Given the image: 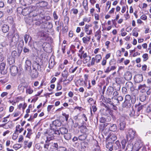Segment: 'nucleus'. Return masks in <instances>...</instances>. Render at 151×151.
Masks as SVG:
<instances>
[{"label": "nucleus", "mask_w": 151, "mask_h": 151, "mask_svg": "<svg viewBox=\"0 0 151 151\" xmlns=\"http://www.w3.org/2000/svg\"><path fill=\"white\" fill-rule=\"evenodd\" d=\"M131 97L130 95H126L125 97V100L126 101H130V100L131 99Z\"/></svg>", "instance_id": "obj_55"}, {"label": "nucleus", "mask_w": 151, "mask_h": 151, "mask_svg": "<svg viewBox=\"0 0 151 151\" xmlns=\"http://www.w3.org/2000/svg\"><path fill=\"white\" fill-rule=\"evenodd\" d=\"M83 48V47L82 46L81 47V48L80 50H79V52H81V54H78V56L80 57V58L81 59H82V55L84 52V51L82 50Z\"/></svg>", "instance_id": "obj_49"}, {"label": "nucleus", "mask_w": 151, "mask_h": 151, "mask_svg": "<svg viewBox=\"0 0 151 151\" xmlns=\"http://www.w3.org/2000/svg\"><path fill=\"white\" fill-rule=\"evenodd\" d=\"M117 139L116 136L114 135H111L108 139V141L114 142Z\"/></svg>", "instance_id": "obj_40"}, {"label": "nucleus", "mask_w": 151, "mask_h": 151, "mask_svg": "<svg viewBox=\"0 0 151 151\" xmlns=\"http://www.w3.org/2000/svg\"><path fill=\"white\" fill-rule=\"evenodd\" d=\"M104 100L106 103H109L111 105V99L106 98Z\"/></svg>", "instance_id": "obj_58"}, {"label": "nucleus", "mask_w": 151, "mask_h": 151, "mask_svg": "<svg viewBox=\"0 0 151 151\" xmlns=\"http://www.w3.org/2000/svg\"><path fill=\"white\" fill-rule=\"evenodd\" d=\"M64 136V138L67 140H70L71 138V136L70 134H66Z\"/></svg>", "instance_id": "obj_51"}, {"label": "nucleus", "mask_w": 151, "mask_h": 151, "mask_svg": "<svg viewBox=\"0 0 151 151\" xmlns=\"http://www.w3.org/2000/svg\"><path fill=\"white\" fill-rule=\"evenodd\" d=\"M33 0H21L20 2L23 5H29L32 3Z\"/></svg>", "instance_id": "obj_26"}, {"label": "nucleus", "mask_w": 151, "mask_h": 151, "mask_svg": "<svg viewBox=\"0 0 151 151\" xmlns=\"http://www.w3.org/2000/svg\"><path fill=\"white\" fill-rule=\"evenodd\" d=\"M101 32L100 30H98L95 33V36L97 37V40L99 42L101 36Z\"/></svg>", "instance_id": "obj_29"}, {"label": "nucleus", "mask_w": 151, "mask_h": 151, "mask_svg": "<svg viewBox=\"0 0 151 151\" xmlns=\"http://www.w3.org/2000/svg\"><path fill=\"white\" fill-rule=\"evenodd\" d=\"M113 145L114 146V147H113L114 149L115 150L119 149L121 147L119 141L118 140L116 141L115 143L113 144Z\"/></svg>", "instance_id": "obj_31"}, {"label": "nucleus", "mask_w": 151, "mask_h": 151, "mask_svg": "<svg viewBox=\"0 0 151 151\" xmlns=\"http://www.w3.org/2000/svg\"><path fill=\"white\" fill-rule=\"evenodd\" d=\"M146 149L145 148L143 145L140 147L138 149H137V150H136V151H145Z\"/></svg>", "instance_id": "obj_56"}, {"label": "nucleus", "mask_w": 151, "mask_h": 151, "mask_svg": "<svg viewBox=\"0 0 151 151\" xmlns=\"http://www.w3.org/2000/svg\"><path fill=\"white\" fill-rule=\"evenodd\" d=\"M113 144L112 142L107 141L106 143V147L110 151H112L114 148Z\"/></svg>", "instance_id": "obj_19"}, {"label": "nucleus", "mask_w": 151, "mask_h": 151, "mask_svg": "<svg viewBox=\"0 0 151 151\" xmlns=\"http://www.w3.org/2000/svg\"><path fill=\"white\" fill-rule=\"evenodd\" d=\"M44 21L42 20L39 19L38 17V19L36 20L35 21L34 24H35L36 25L39 26L41 24H43Z\"/></svg>", "instance_id": "obj_42"}, {"label": "nucleus", "mask_w": 151, "mask_h": 151, "mask_svg": "<svg viewBox=\"0 0 151 151\" xmlns=\"http://www.w3.org/2000/svg\"><path fill=\"white\" fill-rule=\"evenodd\" d=\"M88 102L91 104H92L93 103H95L96 102L92 98H89V99L88 100Z\"/></svg>", "instance_id": "obj_63"}, {"label": "nucleus", "mask_w": 151, "mask_h": 151, "mask_svg": "<svg viewBox=\"0 0 151 151\" xmlns=\"http://www.w3.org/2000/svg\"><path fill=\"white\" fill-rule=\"evenodd\" d=\"M143 81V76L142 75H137L134 78V81L136 83H139Z\"/></svg>", "instance_id": "obj_14"}, {"label": "nucleus", "mask_w": 151, "mask_h": 151, "mask_svg": "<svg viewBox=\"0 0 151 151\" xmlns=\"http://www.w3.org/2000/svg\"><path fill=\"white\" fill-rule=\"evenodd\" d=\"M87 135L86 134H83L80 135L78 137V139L81 141H83L85 140Z\"/></svg>", "instance_id": "obj_36"}, {"label": "nucleus", "mask_w": 151, "mask_h": 151, "mask_svg": "<svg viewBox=\"0 0 151 151\" xmlns=\"http://www.w3.org/2000/svg\"><path fill=\"white\" fill-rule=\"evenodd\" d=\"M83 6L86 11H87L88 9V1L87 0L85 1L84 0L83 2Z\"/></svg>", "instance_id": "obj_44"}, {"label": "nucleus", "mask_w": 151, "mask_h": 151, "mask_svg": "<svg viewBox=\"0 0 151 151\" xmlns=\"http://www.w3.org/2000/svg\"><path fill=\"white\" fill-rule=\"evenodd\" d=\"M38 73L37 70L33 69L31 71L30 75L32 78H35L38 77Z\"/></svg>", "instance_id": "obj_17"}, {"label": "nucleus", "mask_w": 151, "mask_h": 151, "mask_svg": "<svg viewBox=\"0 0 151 151\" xmlns=\"http://www.w3.org/2000/svg\"><path fill=\"white\" fill-rule=\"evenodd\" d=\"M54 59H50L49 60V67L50 68H52L54 66Z\"/></svg>", "instance_id": "obj_43"}, {"label": "nucleus", "mask_w": 151, "mask_h": 151, "mask_svg": "<svg viewBox=\"0 0 151 151\" xmlns=\"http://www.w3.org/2000/svg\"><path fill=\"white\" fill-rule=\"evenodd\" d=\"M90 25L88 24H86L84 27V30L85 32L87 35H91L92 34V29H91L89 30V28L90 27Z\"/></svg>", "instance_id": "obj_18"}, {"label": "nucleus", "mask_w": 151, "mask_h": 151, "mask_svg": "<svg viewBox=\"0 0 151 151\" xmlns=\"http://www.w3.org/2000/svg\"><path fill=\"white\" fill-rule=\"evenodd\" d=\"M20 127V125H17L16 127L15 132H19V133H20L24 130V128H21L20 130H19V129Z\"/></svg>", "instance_id": "obj_46"}, {"label": "nucleus", "mask_w": 151, "mask_h": 151, "mask_svg": "<svg viewBox=\"0 0 151 151\" xmlns=\"http://www.w3.org/2000/svg\"><path fill=\"white\" fill-rule=\"evenodd\" d=\"M101 111L102 114L104 116H108L109 114L111 115L113 117L114 116L112 115L113 111L111 109L109 108L107 109H101Z\"/></svg>", "instance_id": "obj_6"}, {"label": "nucleus", "mask_w": 151, "mask_h": 151, "mask_svg": "<svg viewBox=\"0 0 151 151\" xmlns=\"http://www.w3.org/2000/svg\"><path fill=\"white\" fill-rule=\"evenodd\" d=\"M9 29V26L6 24H4L2 27V30L4 33L7 32Z\"/></svg>", "instance_id": "obj_34"}, {"label": "nucleus", "mask_w": 151, "mask_h": 151, "mask_svg": "<svg viewBox=\"0 0 151 151\" xmlns=\"http://www.w3.org/2000/svg\"><path fill=\"white\" fill-rule=\"evenodd\" d=\"M29 36L27 34L25 35L24 36V38L25 43L27 44L28 42Z\"/></svg>", "instance_id": "obj_53"}, {"label": "nucleus", "mask_w": 151, "mask_h": 151, "mask_svg": "<svg viewBox=\"0 0 151 151\" xmlns=\"http://www.w3.org/2000/svg\"><path fill=\"white\" fill-rule=\"evenodd\" d=\"M33 91V90L30 87L27 88L26 90L27 93H28L29 94L32 93Z\"/></svg>", "instance_id": "obj_62"}, {"label": "nucleus", "mask_w": 151, "mask_h": 151, "mask_svg": "<svg viewBox=\"0 0 151 151\" xmlns=\"http://www.w3.org/2000/svg\"><path fill=\"white\" fill-rule=\"evenodd\" d=\"M17 11H22V14L24 16L27 15L29 16L30 12L32 11V6H30L28 7L22 9L21 8H18L17 9Z\"/></svg>", "instance_id": "obj_4"}, {"label": "nucleus", "mask_w": 151, "mask_h": 151, "mask_svg": "<svg viewBox=\"0 0 151 151\" xmlns=\"http://www.w3.org/2000/svg\"><path fill=\"white\" fill-rule=\"evenodd\" d=\"M116 68V67L114 65L111 66V67L109 66L107 67L106 69L104 70V72L106 73H109L110 71L115 70Z\"/></svg>", "instance_id": "obj_27"}, {"label": "nucleus", "mask_w": 151, "mask_h": 151, "mask_svg": "<svg viewBox=\"0 0 151 151\" xmlns=\"http://www.w3.org/2000/svg\"><path fill=\"white\" fill-rule=\"evenodd\" d=\"M24 86H22V84H20L18 86V89L19 90V91H23L24 90Z\"/></svg>", "instance_id": "obj_57"}, {"label": "nucleus", "mask_w": 151, "mask_h": 151, "mask_svg": "<svg viewBox=\"0 0 151 151\" xmlns=\"http://www.w3.org/2000/svg\"><path fill=\"white\" fill-rule=\"evenodd\" d=\"M128 137L130 138L131 139L134 138L135 134V131L133 130V129H131L129 131Z\"/></svg>", "instance_id": "obj_21"}, {"label": "nucleus", "mask_w": 151, "mask_h": 151, "mask_svg": "<svg viewBox=\"0 0 151 151\" xmlns=\"http://www.w3.org/2000/svg\"><path fill=\"white\" fill-rule=\"evenodd\" d=\"M35 7L32 6V11L30 12L29 16L30 17H32L34 20H37L38 17H40L41 15H43L44 11L41 9H35Z\"/></svg>", "instance_id": "obj_1"}, {"label": "nucleus", "mask_w": 151, "mask_h": 151, "mask_svg": "<svg viewBox=\"0 0 151 151\" xmlns=\"http://www.w3.org/2000/svg\"><path fill=\"white\" fill-rule=\"evenodd\" d=\"M37 20L33 19V18H30L29 19H27L26 21V22L30 25H33L34 24L35 21Z\"/></svg>", "instance_id": "obj_33"}, {"label": "nucleus", "mask_w": 151, "mask_h": 151, "mask_svg": "<svg viewBox=\"0 0 151 151\" xmlns=\"http://www.w3.org/2000/svg\"><path fill=\"white\" fill-rule=\"evenodd\" d=\"M125 87L128 89H130L131 91H133L134 88L133 87V84L131 82H128L126 83Z\"/></svg>", "instance_id": "obj_16"}, {"label": "nucleus", "mask_w": 151, "mask_h": 151, "mask_svg": "<svg viewBox=\"0 0 151 151\" xmlns=\"http://www.w3.org/2000/svg\"><path fill=\"white\" fill-rule=\"evenodd\" d=\"M122 106L123 108H128L131 107V104L130 101L125 100L124 102L122 103Z\"/></svg>", "instance_id": "obj_24"}, {"label": "nucleus", "mask_w": 151, "mask_h": 151, "mask_svg": "<svg viewBox=\"0 0 151 151\" xmlns=\"http://www.w3.org/2000/svg\"><path fill=\"white\" fill-rule=\"evenodd\" d=\"M53 17L54 20H57L58 19V16L57 15L56 12L54 11L53 13Z\"/></svg>", "instance_id": "obj_60"}, {"label": "nucleus", "mask_w": 151, "mask_h": 151, "mask_svg": "<svg viewBox=\"0 0 151 151\" xmlns=\"http://www.w3.org/2000/svg\"><path fill=\"white\" fill-rule=\"evenodd\" d=\"M60 146L58 145V144L57 143L54 142L52 143V145L51 146V148H53L54 150H52V151H55L58 150L60 148Z\"/></svg>", "instance_id": "obj_28"}, {"label": "nucleus", "mask_w": 151, "mask_h": 151, "mask_svg": "<svg viewBox=\"0 0 151 151\" xmlns=\"http://www.w3.org/2000/svg\"><path fill=\"white\" fill-rule=\"evenodd\" d=\"M102 58L101 56L100 55H97L95 56V60L96 63L99 62Z\"/></svg>", "instance_id": "obj_45"}, {"label": "nucleus", "mask_w": 151, "mask_h": 151, "mask_svg": "<svg viewBox=\"0 0 151 151\" xmlns=\"http://www.w3.org/2000/svg\"><path fill=\"white\" fill-rule=\"evenodd\" d=\"M143 145V144L141 140L138 139L135 141V143L133 145L134 150H135L136 151L137 149H138L140 147H142Z\"/></svg>", "instance_id": "obj_9"}, {"label": "nucleus", "mask_w": 151, "mask_h": 151, "mask_svg": "<svg viewBox=\"0 0 151 151\" xmlns=\"http://www.w3.org/2000/svg\"><path fill=\"white\" fill-rule=\"evenodd\" d=\"M119 129L121 131H123L126 126V122L125 121V119L123 117H121L117 120Z\"/></svg>", "instance_id": "obj_3"}, {"label": "nucleus", "mask_w": 151, "mask_h": 151, "mask_svg": "<svg viewBox=\"0 0 151 151\" xmlns=\"http://www.w3.org/2000/svg\"><path fill=\"white\" fill-rule=\"evenodd\" d=\"M146 99V96L145 95L142 94L140 97L139 99L141 101L143 102Z\"/></svg>", "instance_id": "obj_52"}, {"label": "nucleus", "mask_w": 151, "mask_h": 151, "mask_svg": "<svg viewBox=\"0 0 151 151\" xmlns=\"http://www.w3.org/2000/svg\"><path fill=\"white\" fill-rule=\"evenodd\" d=\"M134 150V145L131 144H128L125 151H132Z\"/></svg>", "instance_id": "obj_32"}, {"label": "nucleus", "mask_w": 151, "mask_h": 151, "mask_svg": "<svg viewBox=\"0 0 151 151\" xmlns=\"http://www.w3.org/2000/svg\"><path fill=\"white\" fill-rule=\"evenodd\" d=\"M124 78L127 81H129L132 78V75L131 73L127 72L125 74Z\"/></svg>", "instance_id": "obj_25"}, {"label": "nucleus", "mask_w": 151, "mask_h": 151, "mask_svg": "<svg viewBox=\"0 0 151 151\" xmlns=\"http://www.w3.org/2000/svg\"><path fill=\"white\" fill-rule=\"evenodd\" d=\"M44 14L45 12H44V13L43 15H40V17H41V18L47 20H50V17L49 16H45L44 15Z\"/></svg>", "instance_id": "obj_48"}, {"label": "nucleus", "mask_w": 151, "mask_h": 151, "mask_svg": "<svg viewBox=\"0 0 151 151\" xmlns=\"http://www.w3.org/2000/svg\"><path fill=\"white\" fill-rule=\"evenodd\" d=\"M37 4H39V6L41 7H45L48 4V2L45 1L39 2Z\"/></svg>", "instance_id": "obj_30"}, {"label": "nucleus", "mask_w": 151, "mask_h": 151, "mask_svg": "<svg viewBox=\"0 0 151 151\" xmlns=\"http://www.w3.org/2000/svg\"><path fill=\"white\" fill-rule=\"evenodd\" d=\"M24 45V43L23 41V40L20 41L17 47L18 52H19V55L21 54Z\"/></svg>", "instance_id": "obj_11"}, {"label": "nucleus", "mask_w": 151, "mask_h": 151, "mask_svg": "<svg viewBox=\"0 0 151 151\" xmlns=\"http://www.w3.org/2000/svg\"><path fill=\"white\" fill-rule=\"evenodd\" d=\"M7 61L9 65H11L14 63V58L13 57L10 56L8 58Z\"/></svg>", "instance_id": "obj_37"}, {"label": "nucleus", "mask_w": 151, "mask_h": 151, "mask_svg": "<svg viewBox=\"0 0 151 151\" xmlns=\"http://www.w3.org/2000/svg\"><path fill=\"white\" fill-rule=\"evenodd\" d=\"M82 40L83 43L84 44H86L87 43V42H89L86 36L83 37L82 38Z\"/></svg>", "instance_id": "obj_64"}, {"label": "nucleus", "mask_w": 151, "mask_h": 151, "mask_svg": "<svg viewBox=\"0 0 151 151\" xmlns=\"http://www.w3.org/2000/svg\"><path fill=\"white\" fill-rule=\"evenodd\" d=\"M81 151H85L86 149L88 147V144L86 142H83L81 143Z\"/></svg>", "instance_id": "obj_23"}, {"label": "nucleus", "mask_w": 151, "mask_h": 151, "mask_svg": "<svg viewBox=\"0 0 151 151\" xmlns=\"http://www.w3.org/2000/svg\"><path fill=\"white\" fill-rule=\"evenodd\" d=\"M53 125L56 127H60L62 124L61 122L58 120H56L54 121L52 123Z\"/></svg>", "instance_id": "obj_39"}, {"label": "nucleus", "mask_w": 151, "mask_h": 151, "mask_svg": "<svg viewBox=\"0 0 151 151\" xmlns=\"http://www.w3.org/2000/svg\"><path fill=\"white\" fill-rule=\"evenodd\" d=\"M42 28L51 29L52 27V23L47 21L44 22L41 25Z\"/></svg>", "instance_id": "obj_7"}, {"label": "nucleus", "mask_w": 151, "mask_h": 151, "mask_svg": "<svg viewBox=\"0 0 151 151\" xmlns=\"http://www.w3.org/2000/svg\"><path fill=\"white\" fill-rule=\"evenodd\" d=\"M11 74L13 76H15L18 73V68L15 66H12L10 68Z\"/></svg>", "instance_id": "obj_12"}, {"label": "nucleus", "mask_w": 151, "mask_h": 151, "mask_svg": "<svg viewBox=\"0 0 151 151\" xmlns=\"http://www.w3.org/2000/svg\"><path fill=\"white\" fill-rule=\"evenodd\" d=\"M46 133L48 134L50 137L47 136V137H48V140H51L54 138V130L50 129H49Z\"/></svg>", "instance_id": "obj_10"}, {"label": "nucleus", "mask_w": 151, "mask_h": 151, "mask_svg": "<svg viewBox=\"0 0 151 151\" xmlns=\"http://www.w3.org/2000/svg\"><path fill=\"white\" fill-rule=\"evenodd\" d=\"M5 63L4 62L1 63L0 65V70L2 74L4 75L7 73V68L5 67Z\"/></svg>", "instance_id": "obj_8"}, {"label": "nucleus", "mask_w": 151, "mask_h": 151, "mask_svg": "<svg viewBox=\"0 0 151 151\" xmlns=\"http://www.w3.org/2000/svg\"><path fill=\"white\" fill-rule=\"evenodd\" d=\"M17 132H15V131L14 133L13 134L12 136V139L14 140L16 139L18 137V134L17 133Z\"/></svg>", "instance_id": "obj_59"}, {"label": "nucleus", "mask_w": 151, "mask_h": 151, "mask_svg": "<svg viewBox=\"0 0 151 151\" xmlns=\"http://www.w3.org/2000/svg\"><path fill=\"white\" fill-rule=\"evenodd\" d=\"M31 61L28 60H27L25 61V68L27 71L31 69Z\"/></svg>", "instance_id": "obj_15"}, {"label": "nucleus", "mask_w": 151, "mask_h": 151, "mask_svg": "<svg viewBox=\"0 0 151 151\" xmlns=\"http://www.w3.org/2000/svg\"><path fill=\"white\" fill-rule=\"evenodd\" d=\"M60 131L62 134H65L68 133V129L65 127H61L60 128Z\"/></svg>", "instance_id": "obj_38"}, {"label": "nucleus", "mask_w": 151, "mask_h": 151, "mask_svg": "<svg viewBox=\"0 0 151 151\" xmlns=\"http://www.w3.org/2000/svg\"><path fill=\"white\" fill-rule=\"evenodd\" d=\"M62 75L64 78H67L68 76V73L67 71L66 70L63 71L62 73Z\"/></svg>", "instance_id": "obj_47"}, {"label": "nucleus", "mask_w": 151, "mask_h": 151, "mask_svg": "<svg viewBox=\"0 0 151 151\" xmlns=\"http://www.w3.org/2000/svg\"><path fill=\"white\" fill-rule=\"evenodd\" d=\"M142 57L143 58L144 61H146L148 59V55L147 54L145 53L143 55Z\"/></svg>", "instance_id": "obj_54"}, {"label": "nucleus", "mask_w": 151, "mask_h": 151, "mask_svg": "<svg viewBox=\"0 0 151 151\" xmlns=\"http://www.w3.org/2000/svg\"><path fill=\"white\" fill-rule=\"evenodd\" d=\"M69 21V18L67 16H65L64 17V21L65 23L68 24Z\"/></svg>", "instance_id": "obj_61"}, {"label": "nucleus", "mask_w": 151, "mask_h": 151, "mask_svg": "<svg viewBox=\"0 0 151 151\" xmlns=\"http://www.w3.org/2000/svg\"><path fill=\"white\" fill-rule=\"evenodd\" d=\"M22 147L21 145L20 144H16L14 145L13 148L15 150H17Z\"/></svg>", "instance_id": "obj_50"}, {"label": "nucleus", "mask_w": 151, "mask_h": 151, "mask_svg": "<svg viewBox=\"0 0 151 151\" xmlns=\"http://www.w3.org/2000/svg\"><path fill=\"white\" fill-rule=\"evenodd\" d=\"M33 69L37 70H41V65L36 61L33 62L32 64Z\"/></svg>", "instance_id": "obj_13"}, {"label": "nucleus", "mask_w": 151, "mask_h": 151, "mask_svg": "<svg viewBox=\"0 0 151 151\" xmlns=\"http://www.w3.org/2000/svg\"><path fill=\"white\" fill-rule=\"evenodd\" d=\"M114 89L112 86H109L107 88L106 91V95L108 96H111L113 91Z\"/></svg>", "instance_id": "obj_22"}, {"label": "nucleus", "mask_w": 151, "mask_h": 151, "mask_svg": "<svg viewBox=\"0 0 151 151\" xmlns=\"http://www.w3.org/2000/svg\"><path fill=\"white\" fill-rule=\"evenodd\" d=\"M14 35L13 36L12 33L9 32L7 37L9 40L11 39V42H14L15 44H17L19 40V36L18 33L15 31L13 32Z\"/></svg>", "instance_id": "obj_2"}, {"label": "nucleus", "mask_w": 151, "mask_h": 151, "mask_svg": "<svg viewBox=\"0 0 151 151\" xmlns=\"http://www.w3.org/2000/svg\"><path fill=\"white\" fill-rule=\"evenodd\" d=\"M50 140H48V137H47V139L45 141V143L44 145V148L45 149V151H47L48 150V148L49 146V143Z\"/></svg>", "instance_id": "obj_35"}, {"label": "nucleus", "mask_w": 151, "mask_h": 151, "mask_svg": "<svg viewBox=\"0 0 151 151\" xmlns=\"http://www.w3.org/2000/svg\"><path fill=\"white\" fill-rule=\"evenodd\" d=\"M20 55H19V52L17 53L16 51L14 50L12 52V57H13L14 58H17L20 56Z\"/></svg>", "instance_id": "obj_41"}, {"label": "nucleus", "mask_w": 151, "mask_h": 151, "mask_svg": "<svg viewBox=\"0 0 151 151\" xmlns=\"http://www.w3.org/2000/svg\"><path fill=\"white\" fill-rule=\"evenodd\" d=\"M120 104L117 101L116 97H113L111 99V105L113 106L119 105Z\"/></svg>", "instance_id": "obj_20"}, {"label": "nucleus", "mask_w": 151, "mask_h": 151, "mask_svg": "<svg viewBox=\"0 0 151 151\" xmlns=\"http://www.w3.org/2000/svg\"><path fill=\"white\" fill-rule=\"evenodd\" d=\"M104 126L109 128V130L111 132H115L117 130V127L116 124H112L110 123H106L104 124Z\"/></svg>", "instance_id": "obj_5"}]
</instances>
